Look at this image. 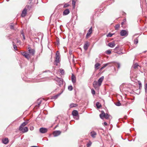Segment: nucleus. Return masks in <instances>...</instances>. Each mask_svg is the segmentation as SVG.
<instances>
[{
	"label": "nucleus",
	"instance_id": "nucleus-41",
	"mask_svg": "<svg viewBox=\"0 0 147 147\" xmlns=\"http://www.w3.org/2000/svg\"><path fill=\"white\" fill-rule=\"evenodd\" d=\"M60 44L59 43V39L58 38L57 39V45H59Z\"/></svg>",
	"mask_w": 147,
	"mask_h": 147
},
{
	"label": "nucleus",
	"instance_id": "nucleus-12",
	"mask_svg": "<svg viewBox=\"0 0 147 147\" xmlns=\"http://www.w3.org/2000/svg\"><path fill=\"white\" fill-rule=\"evenodd\" d=\"M115 42H112L109 43L108 44V46L110 47L113 48L115 46Z\"/></svg>",
	"mask_w": 147,
	"mask_h": 147
},
{
	"label": "nucleus",
	"instance_id": "nucleus-54",
	"mask_svg": "<svg viewBox=\"0 0 147 147\" xmlns=\"http://www.w3.org/2000/svg\"><path fill=\"white\" fill-rule=\"evenodd\" d=\"M70 53V54H71V53H70H70Z\"/></svg>",
	"mask_w": 147,
	"mask_h": 147
},
{
	"label": "nucleus",
	"instance_id": "nucleus-20",
	"mask_svg": "<svg viewBox=\"0 0 147 147\" xmlns=\"http://www.w3.org/2000/svg\"><path fill=\"white\" fill-rule=\"evenodd\" d=\"M62 92H61L60 93H59L57 95L54 96H53V98L54 99H56L62 93Z\"/></svg>",
	"mask_w": 147,
	"mask_h": 147
},
{
	"label": "nucleus",
	"instance_id": "nucleus-19",
	"mask_svg": "<svg viewBox=\"0 0 147 147\" xmlns=\"http://www.w3.org/2000/svg\"><path fill=\"white\" fill-rule=\"evenodd\" d=\"M98 86V82L94 81L93 83V86L95 88H97V86Z\"/></svg>",
	"mask_w": 147,
	"mask_h": 147
},
{
	"label": "nucleus",
	"instance_id": "nucleus-17",
	"mask_svg": "<svg viewBox=\"0 0 147 147\" xmlns=\"http://www.w3.org/2000/svg\"><path fill=\"white\" fill-rule=\"evenodd\" d=\"M72 114L73 116H76L78 115V112L76 110H74L72 111Z\"/></svg>",
	"mask_w": 147,
	"mask_h": 147
},
{
	"label": "nucleus",
	"instance_id": "nucleus-15",
	"mask_svg": "<svg viewBox=\"0 0 147 147\" xmlns=\"http://www.w3.org/2000/svg\"><path fill=\"white\" fill-rule=\"evenodd\" d=\"M69 12V9H66L63 11V15H66L68 14Z\"/></svg>",
	"mask_w": 147,
	"mask_h": 147
},
{
	"label": "nucleus",
	"instance_id": "nucleus-39",
	"mask_svg": "<svg viewBox=\"0 0 147 147\" xmlns=\"http://www.w3.org/2000/svg\"><path fill=\"white\" fill-rule=\"evenodd\" d=\"M91 93L93 95H94L95 94V91L93 89H91Z\"/></svg>",
	"mask_w": 147,
	"mask_h": 147
},
{
	"label": "nucleus",
	"instance_id": "nucleus-44",
	"mask_svg": "<svg viewBox=\"0 0 147 147\" xmlns=\"http://www.w3.org/2000/svg\"><path fill=\"white\" fill-rule=\"evenodd\" d=\"M69 6V5L67 4H66L64 5V7H67Z\"/></svg>",
	"mask_w": 147,
	"mask_h": 147
},
{
	"label": "nucleus",
	"instance_id": "nucleus-18",
	"mask_svg": "<svg viewBox=\"0 0 147 147\" xmlns=\"http://www.w3.org/2000/svg\"><path fill=\"white\" fill-rule=\"evenodd\" d=\"M28 123V121H25L23 122L19 127H24L25 126H26Z\"/></svg>",
	"mask_w": 147,
	"mask_h": 147
},
{
	"label": "nucleus",
	"instance_id": "nucleus-8",
	"mask_svg": "<svg viewBox=\"0 0 147 147\" xmlns=\"http://www.w3.org/2000/svg\"><path fill=\"white\" fill-rule=\"evenodd\" d=\"M61 132L60 131L56 130L53 132V134L54 137H56L60 135Z\"/></svg>",
	"mask_w": 147,
	"mask_h": 147
},
{
	"label": "nucleus",
	"instance_id": "nucleus-3",
	"mask_svg": "<svg viewBox=\"0 0 147 147\" xmlns=\"http://www.w3.org/2000/svg\"><path fill=\"white\" fill-rule=\"evenodd\" d=\"M59 53L58 51H57L55 54V65H57L58 63L59 62Z\"/></svg>",
	"mask_w": 147,
	"mask_h": 147
},
{
	"label": "nucleus",
	"instance_id": "nucleus-42",
	"mask_svg": "<svg viewBox=\"0 0 147 147\" xmlns=\"http://www.w3.org/2000/svg\"><path fill=\"white\" fill-rule=\"evenodd\" d=\"M115 105L117 106H120L121 105V103L119 102H118L116 103Z\"/></svg>",
	"mask_w": 147,
	"mask_h": 147
},
{
	"label": "nucleus",
	"instance_id": "nucleus-1",
	"mask_svg": "<svg viewBox=\"0 0 147 147\" xmlns=\"http://www.w3.org/2000/svg\"><path fill=\"white\" fill-rule=\"evenodd\" d=\"M28 53L26 52H22L21 54L24 56L26 58L28 59H29L31 56H34L35 53V51L33 49H32L30 47L28 48Z\"/></svg>",
	"mask_w": 147,
	"mask_h": 147
},
{
	"label": "nucleus",
	"instance_id": "nucleus-27",
	"mask_svg": "<svg viewBox=\"0 0 147 147\" xmlns=\"http://www.w3.org/2000/svg\"><path fill=\"white\" fill-rule=\"evenodd\" d=\"M12 43H13V48L14 49L16 50H17V47L16 46V45L15 44L14 42H12Z\"/></svg>",
	"mask_w": 147,
	"mask_h": 147
},
{
	"label": "nucleus",
	"instance_id": "nucleus-4",
	"mask_svg": "<svg viewBox=\"0 0 147 147\" xmlns=\"http://www.w3.org/2000/svg\"><path fill=\"white\" fill-rule=\"evenodd\" d=\"M54 80L57 82V84L61 86L63 84V80L61 78L57 77L54 79Z\"/></svg>",
	"mask_w": 147,
	"mask_h": 147
},
{
	"label": "nucleus",
	"instance_id": "nucleus-30",
	"mask_svg": "<svg viewBox=\"0 0 147 147\" xmlns=\"http://www.w3.org/2000/svg\"><path fill=\"white\" fill-rule=\"evenodd\" d=\"M138 42V38H136L134 40V43L135 44H137Z\"/></svg>",
	"mask_w": 147,
	"mask_h": 147
},
{
	"label": "nucleus",
	"instance_id": "nucleus-7",
	"mask_svg": "<svg viewBox=\"0 0 147 147\" xmlns=\"http://www.w3.org/2000/svg\"><path fill=\"white\" fill-rule=\"evenodd\" d=\"M48 129L47 128L41 127L39 129L40 132L42 134H45L47 132Z\"/></svg>",
	"mask_w": 147,
	"mask_h": 147
},
{
	"label": "nucleus",
	"instance_id": "nucleus-16",
	"mask_svg": "<svg viewBox=\"0 0 147 147\" xmlns=\"http://www.w3.org/2000/svg\"><path fill=\"white\" fill-rule=\"evenodd\" d=\"M90 135L93 138H94L96 135V133L94 131H92L90 133Z\"/></svg>",
	"mask_w": 147,
	"mask_h": 147
},
{
	"label": "nucleus",
	"instance_id": "nucleus-47",
	"mask_svg": "<svg viewBox=\"0 0 147 147\" xmlns=\"http://www.w3.org/2000/svg\"><path fill=\"white\" fill-rule=\"evenodd\" d=\"M104 124L105 125H107V123L105 122L104 123Z\"/></svg>",
	"mask_w": 147,
	"mask_h": 147
},
{
	"label": "nucleus",
	"instance_id": "nucleus-5",
	"mask_svg": "<svg viewBox=\"0 0 147 147\" xmlns=\"http://www.w3.org/2000/svg\"><path fill=\"white\" fill-rule=\"evenodd\" d=\"M120 34L121 36H127L128 34V32L125 30H122L121 31Z\"/></svg>",
	"mask_w": 147,
	"mask_h": 147
},
{
	"label": "nucleus",
	"instance_id": "nucleus-38",
	"mask_svg": "<svg viewBox=\"0 0 147 147\" xmlns=\"http://www.w3.org/2000/svg\"><path fill=\"white\" fill-rule=\"evenodd\" d=\"M106 53L107 54H110L111 53V51L110 50H107L106 51Z\"/></svg>",
	"mask_w": 147,
	"mask_h": 147
},
{
	"label": "nucleus",
	"instance_id": "nucleus-26",
	"mask_svg": "<svg viewBox=\"0 0 147 147\" xmlns=\"http://www.w3.org/2000/svg\"><path fill=\"white\" fill-rule=\"evenodd\" d=\"M76 0H72V5H73V8H74L75 7V3Z\"/></svg>",
	"mask_w": 147,
	"mask_h": 147
},
{
	"label": "nucleus",
	"instance_id": "nucleus-51",
	"mask_svg": "<svg viewBox=\"0 0 147 147\" xmlns=\"http://www.w3.org/2000/svg\"><path fill=\"white\" fill-rule=\"evenodd\" d=\"M30 147H39L37 146H30Z\"/></svg>",
	"mask_w": 147,
	"mask_h": 147
},
{
	"label": "nucleus",
	"instance_id": "nucleus-48",
	"mask_svg": "<svg viewBox=\"0 0 147 147\" xmlns=\"http://www.w3.org/2000/svg\"><path fill=\"white\" fill-rule=\"evenodd\" d=\"M90 145H90V144H87V146L88 147H89V146H90Z\"/></svg>",
	"mask_w": 147,
	"mask_h": 147
},
{
	"label": "nucleus",
	"instance_id": "nucleus-9",
	"mask_svg": "<svg viewBox=\"0 0 147 147\" xmlns=\"http://www.w3.org/2000/svg\"><path fill=\"white\" fill-rule=\"evenodd\" d=\"M104 79V77L102 76L98 80V86H100L101 85V83L103 81Z\"/></svg>",
	"mask_w": 147,
	"mask_h": 147
},
{
	"label": "nucleus",
	"instance_id": "nucleus-22",
	"mask_svg": "<svg viewBox=\"0 0 147 147\" xmlns=\"http://www.w3.org/2000/svg\"><path fill=\"white\" fill-rule=\"evenodd\" d=\"M100 65V64L99 63H97L95 65L94 67L96 69H98V67Z\"/></svg>",
	"mask_w": 147,
	"mask_h": 147
},
{
	"label": "nucleus",
	"instance_id": "nucleus-24",
	"mask_svg": "<svg viewBox=\"0 0 147 147\" xmlns=\"http://www.w3.org/2000/svg\"><path fill=\"white\" fill-rule=\"evenodd\" d=\"M78 106V105L74 103H71V104L70 105V108H72L74 107H76Z\"/></svg>",
	"mask_w": 147,
	"mask_h": 147
},
{
	"label": "nucleus",
	"instance_id": "nucleus-29",
	"mask_svg": "<svg viewBox=\"0 0 147 147\" xmlns=\"http://www.w3.org/2000/svg\"><path fill=\"white\" fill-rule=\"evenodd\" d=\"M16 43H18L19 45H20L21 43V41L20 40H19V38H16Z\"/></svg>",
	"mask_w": 147,
	"mask_h": 147
},
{
	"label": "nucleus",
	"instance_id": "nucleus-32",
	"mask_svg": "<svg viewBox=\"0 0 147 147\" xmlns=\"http://www.w3.org/2000/svg\"><path fill=\"white\" fill-rule=\"evenodd\" d=\"M21 34L22 35V36L23 37V40H25V36H24V34L23 32V30H22L21 31Z\"/></svg>",
	"mask_w": 147,
	"mask_h": 147
},
{
	"label": "nucleus",
	"instance_id": "nucleus-53",
	"mask_svg": "<svg viewBox=\"0 0 147 147\" xmlns=\"http://www.w3.org/2000/svg\"><path fill=\"white\" fill-rule=\"evenodd\" d=\"M123 54V53H119V54Z\"/></svg>",
	"mask_w": 147,
	"mask_h": 147
},
{
	"label": "nucleus",
	"instance_id": "nucleus-33",
	"mask_svg": "<svg viewBox=\"0 0 147 147\" xmlns=\"http://www.w3.org/2000/svg\"><path fill=\"white\" fill-rule=\"evenodd\" d=\"M68 89L70 91H71L73 89V87L71 86H69L68 87Z\"/></svg>",
	"mask_w": 147,
	"mask_h": 147
},
{
	"label": "nucleus",
	"instance_id": "nucleus-34",
	"mask_svg": "<svg viewBox=\"0 0 147 147\" xmlns=\"http://www.w3.org/2000/svg\"><path fill=\"white\" fill-rule=\"evenodd\" d=\"M120 25L119 24H118L116 25L115 28L116 30H118L119 27Z\"/></svg>",
	"mask_w": 147,
	"mask_h": 147
},
{
	"label": "nucleus",
	"instance_id": "nucleus-46",
	"mask_svg": "<svg viewBox=\"0 0 147 147\" xmlns=\"http://www.w3.org/2000/svg\"><path fill=\"white\" fill-rule=\"evenodd\" d=\"M119 47H117L115 48L114 50H118V49H119Z\"/></svg>",
	"mask_w": 147,
	"mask_h": 147
},
{
	"label": "nucleus",
	"instance_id": "nucleus-2",
	"mask_svg": "<svg viewBox=\"0 0 147 147\" xmlns=\"http://www.w3.org/2000/svg\"><path fill=\"white\" fill-rule=\"evenodd\" d=\"M100 117L101 119H103L104 118H105L107 119L110 117H111V116L108 113H105L103 111H101V113L100 114Z\"/></svg>",
	"mask_w": 147,
	"mask_h": 147
},
{
	"label": "nucleus",
	"instance_id": "nucleus-45",
	"mask_svg": "<svg viewBox=\"0 0 147 147\" xmlns=\"http://www.w3.org/2000/svg\"><path fill=\"white\" fill-rule=\"evenodd\" d=\"M34 129V127L33 126L30 127V129L32 131Z\"/></svg>",
	"mask_w": 147,
	"mask_h": 147
},
{
	"label": "nucleus",
	"instance_id": "nucleus-40",
	"mask_svg": "<svg viewBox=\"0 0 147 147\" xmlns=\"http://www.w3.org/2000/svg\"><path fill=\"white\" fill-rule=\"evenodd\" d=\"M41 100H38L37 101V105H36V106H39L41 104Z\"/></svg>",
	"mask_w": 147,
	"mask_h": 147
},
{
	"label": "nucleus",
	"instance_id": "nucleus-10",
	"mask_svg": "<svg viewBox=\"0 0 147 147\" xmlns=\"http://www.w3.org/2000/svg\"><path fill=\"white\" fill-rule=\"evenodd\" d=\"M92 27H91L88 31V33L86 35V38H88V37L90 36L91 34L92 33Z\"/></svg>",
	"mask_w": 147,
	"mask_h": 147
},
{
	"label": "nucleus",
	"instance_id": "nucleus-35",
	"mask_svg": "<svg viewBox=\"0 0 147 147\" xmlns=\"http://www.w3.org/2000/svg\"><path fill=\"white\" fill-rule=\"evenodd\" d=\"M113 34L109 33L107 35V36L108 37H111Z\"/></svg>",
	"mask_w": 147,
	"mask_h": 147
},
{
	"label": "nucleus",
	"instance_id": "nucleus-21",
	"mask_svg": "<svg viewBox=\"0 0 147 147\" xmlns=\"http://www.w3.org/2000/svg\"><path fill=\"white\" fill-rule=\"evenodd\" d=\"M88 43H85L84 45V49L85 51L87 50L88 49Z\"/></svg>",
	"mask_w": 147,
	"mask_h": 147
},
{
	"label": "nucleus",
	"instance_id": "nucleus-43",
	"mask_svg": "<svg viewBox=\"0 0 147 147\" xmlns=\"http://www.w3.org/2000/svg\"><path fill=\"white\" fill-rule=\"evenodd\" d=\"M10 27L11 29H14V26L13 25H11L10 26Z\"/></svg>",
	"mask_w": 147,
	"mask_h": 147
},
{
	"label": "nucleus",
	"instance_id": "nucleus-6",
	"mask_svg": "<svg viewBox=\"0 0 147 147\" xmlns=\"http://www.w3.org/2000/svg\"><path fill=\"white\" fill-rule=\"evenodd\" d=\"M19 130L21 131L22 132L24 133L27 132L28 131V128L27 127H19Z\"/></svg>",
	"mask_w": 147,
	"mask_h": 147
},
{
	"label": "nucleus",
	"instance_id": "nucleus-13",
	"mask_svg": "<svg viewBox=\"0 0 147 147\" xmlns=\"http://www.w3.org/2000/svg\"><path fill=\"white\" fill-rule=\"evenodd\" d=\"M71 80L72 82L74 84L76 83V77L73 74H72V75Z\"/></svg>",
	"mask_w": 147,
	"mask_h": 147
},
{
	"label": "nucleus",
	"instance_id": "nucleus-25",
	"mask_svg": "<svg viewBox=\"0 0 147 147\" xmlns=\"http://www.w3.org/2000/svg\"><path fill=\"white\" fill-rule=\"evenodd\" d=\"M59 71L62 75H64L65 71L64 69H59Z\"/></svg>",
	"mask_w": 147,
	"mask_h": 147
},
{
	"label": "nucleus",
	"instance_id": "nucleus-49",
	"mask_svg": "<svg viewBox=\"0 0 147 147\" xmlns=\"http://www.w3.org/2000/svg\"><path fill=\"white\" fill-rule=\"evenodd\" d=\"M104 68V67H103V66L100 68V70H102V69H103Z\"/></svg>",
	"mask_w": 147,
	"mask_h": 147
},
{
	"label": "nucleus",
	"instance_id": "nucleus-11",
	"mask_svg": "<svg viewBox=\"0 0 147 147\" xmlns=\"http://www.w3.org/2000/svg\"><path fill=\"white\" fill-rule=\"evenodd\" d=\"M27 13V9L25 8L22 11L21 16L22 17H24Z\"/></svg>",
	"mask_w": 147,
	"mask_h": 147
},
{
	"label": "nucleus",
	"instance_id": "nucleus-36",
	"mask_svg": "<svg viewBox=\"0 0 147 147\" xmlns=\"http://www.w3.org/2000/svg\"><path fill=\"white\" fill-rule=\"evenodd\" d=\"M116 66L117 67L118 69H119L120 67V64L119 63H117V65H116Z\"/></svg>",
	"mask_w": 147,
	"mask_h": 147
},
{
	"label": "nucleus",
	"instance_id": "nucleus-28",
	"mask_svg": "<svg viewBox=\"0 0 147 147\" xmlns=\"http://www.w3.org/2000/svg\"><path fill=\"white\" fill-rule=\"evenodd\" d=\"M111 62L108 63H107L104 64L103 65V67H104L105 68V67H106L107 66H108V65L111 64Z\"/></svg>",
	"mask_w": 147,
	"mask_h": 147
},
{
	"label": "nucleus",
	"instance_id": "nucleus-31",
	"mask_svg": "<svg viewBox=\"0 0 147 147\" xmlns=\"http://www.w3.org/2000/svg\"><path fill=\"white\" fill-rule=\"evenodd\" d=\"M139 66V65L137 63H135L134 65L133 66V67L134 69H136L138 68V67Z\"/></svg>",
	"mask_w": 147,
	"mask_h": 147
},
{
	"label": "nucleus",
	"instance_id": "nucleus-37",
	"mask_svg": "<svg viewBox=\"0 0 147 147\" xmlns=\"http://www.w3.org/2000/svg\"><path fill=\"white\" fill-rule=\"evenodd\" d=\"M138 84L139 85V89H141L142 88V84L140 81H139Z\"/></svg>",
	"mask_w": 147,
	"mask_h": 147
},
{
	"label": "nucleus",
	"instance_id": "nucleus-52",
	"mask_svg": "<svg viewBox=\"0 0 147 147\" xmlns=\"http://www.w3.org/2000/svg\"><path fill=\"white\" fill-rule=\"evenodd\" d=\"M146 51H144L143 52V53H145Z\"/></svg>",
	"mask_w": 147,
	"mask_h": 147
},
{
	"label": "nucleus",
	"instance_id": "nucleus-14",
	"mask_svg": "<svg viewBox=\"0 0 147 147\" xmlns=\"http://www.w3.org/2000/svg\"><path fill=\"white\" fill-rule=\"evenodd\" d=\"M2 142L5 144H7L9 142L8 139L7 138H5L2 140Z\"/></svg>",
	"mask_w": 147,
	"mask_h": 147
},
{
	"label": "nucleus",
	"instance_id": "nucleus-23",
	"mask_svg": "<svg viewBox=\"0 0 147 147\" xmlns=\"http://www.w3.org/2000/svg\"><path fill=\"white\" fill-rule=\"evenodd\" d=\"M96 106L98 109H99L101 107V105L99 102H96Z\"/></svg>",
	"mask_w": 147,
	"mask_h": 147
},
{
	"label": "nucleus",
	"instance_id": "nucleus-50",
	"mask_svg": "<svg viewBox=\"0 0 147 147\" xmlns=\"http://www.w3.org/2000/svg\"><path fill=\"white\" fill-rule=\"evenodd\" d=\"M124 22H121V24L122 25H123V24H124Z\"/></svg>",
	"mask_w": 147,
	"mask_h": 147
}]
</instances>
